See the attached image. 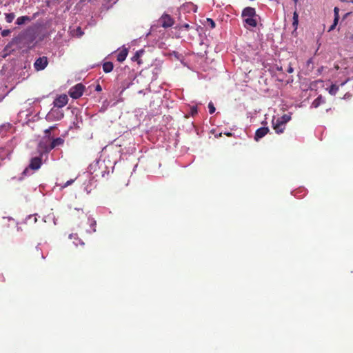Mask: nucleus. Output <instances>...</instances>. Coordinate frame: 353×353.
Listing matches in <instances>:
<instances>
[{
  "label": "nucleus",
  "mask_w": 353,
  "mask_h": 353,
  "mask_svg": "<svg viewBox=\"0 0 353 353\" xmlns=\"http://www.w3.org/2000/svg\"><path fill=\"white\" fill-rule=\"evenodd\" d=\"M46 37L43 25L39 23L30 26L13 39L12 42L21 48H33Z\"/></svg>",
  "instance_id": "f257e3e1"
},
{
  "label": "nucleus",
  "mask_w": 353,
  "mask_h": 353,
  "mask_svg": "<svg viewBox=\"0 0 353 353\" xmlns=\"http://www.w3.org/2000/svg\"><path fill=\"white\" fill-rule=\"evenodd\" d=\"M85 88L82 83H78L74 86L72 87L69 90V95L74 99L80 98L85 90Z\"/></svg>",
  "instance_id": "f03ea898"
},
{
  "label": "nucleus",
  "mask_w": 353,
  "mask_h": 353,
  "mask_svg": "<svg viewBox=\"0 0 353 353\" xmlns=\"http://www.w3.org/2000/svg\"><path fill=\"white\" fill-rule=\"evenodd\" d=\"M48 64V59L47 57L43 56L36 59L34 63V68L35 70L40 71L44 70Z\"/></svg>",
  "instance_id": "7ed1b4c3"
},
{
  "label": "nucleus",
  "mask_w": 353,
  "mask_h": 353,
  "mask_svg": "<svg viewBox=\"0 0 353 353\" xmlns=\"http://www.w3.org/2000/svg\"><path fill=\"white\" fill-rule=\"evenodd\" d=\"M159 23L164 28H170L173 26L174 20L168 14H163L159 19Z\"/></svg>",
  "instance_id": "20e7f679"
},
{
  "label": "nucleus",
  "mask_w": 353,
  "mask_h": 353,
  "mask_svg": "<svg viewBox=\"0 0 353 353\" xmlns=\"http://www.w3.org/2000/svg\"><path fill=\"white\" fill-rule=\"evenodd\" d=\"M281 121L278 118L272 119V127L277 134L283 133L285 129L286 124Z\"/></svg>",
  "instance_id": "39448f33"
},
{
  "label": "nucleus",
  "mask_w": 353,
  "mask_h": 353,
  "mask_svg": "<svg viewBox=\"0 0 353 353\" xmlns=\"http://www.w3.org/2000/svg\"><path fill=\"white\" fill-rule=\"evenodd\" d=\"M68 96L66 94H61L54 99L53 103L54 107L61 108L64 107L68 103Z\"/></svg>",
  "instance_id": "423d86ee"
},
{
  "label": "nucleus",
  "mask_w": 353,
  "mask_h": 353,
  "mask_svg": "<svg viewBox=\"0 0 353 353\" xmlns=\"http://www.w3.org/2000/svg\"><path fill=\"white\" fill-rule=\"evenodd\" d=\"M42 164V160L41 157H34L30 160L29 168L37 170L40 168Z\"/></svg>",
  "instance_id": "0eeeda50"
},
{
  "label": "nucleus",
  "mask_w": 353,
  "mask_h": 353,
  "mask_svg": "<svg viewBox=\"0 0 353 353\" xmlns=\"http://www.w3.org/2000/svg\"><path fill=\"white\" fill-rule=\"evenodd\" d=\"M269 132V128L268 127H261L256 130L255 132L254 139L256 141L263 138L265 137Z\"/></svg>",
  "instance_id": "6e6552de"
},
{
  "label": "nucleus",
  "mask_w": 353,
  "mask_h": 353,
  "mask_svg": "<svg viewBox=\"0 0 353 353\" xmlns=\"http://www.w3.org/2000/svg\"><path fill=\"white\" fill-rule=\"evenodd\" d=\"M256 15V11L254 8L252 7H246L243 9L242 12V17H254Z\"/></svg>",
  "instance_id": "1a4fd4ad"
},
{
  "label": "nucleus",
  "mask_w": 353,
  "mask_h": 353,
  "mask_svg": "<svg viewBox=\"0 0 353 353\" xmlns=\"http://www.w3.org/2000/svg\"><path fill=\"white\" fill-rule=\"evenodd\" d=\"M128 50L126 48H122L117 54V59L119 62H123L127 57Z\"/></svg>",
  "instance_id": "9d476101"
},
{
  "label": "nucleus",
  "mask_w": 353,
  "mask_h": 353,
  "mask_svg": "<svg viewBox=\"0 0 353 353\" xmlns=\"http://www.w3.org/2000/svg\"><path fill=\"white\" fill-rule=\"evenodd\" d=\"M63 143H64L63 139H62L61 137L54 139L49 146V150H52L54 148H56L57 146L62 145Z\"/></svg>",
  "instance_id": "9b49d317"
},
{
  "label": "nucleus",
  "mask_w": 353,
  "mask_h": 353,
  "mask_svg": "<svg viewBox=\"0 0 353 353\" xmlns=\"http://www.w3.org/2000/svg\"><path fill=\"white\" fill-rule=\"evenodd\" d=\"M32 19L28 16H21L17 19L16 24L21 26L26 23L30 22Z\"/></svg>",
  "instance_id": "f8f14e48"
},
{
  "label": "nucleus",
  "mask_w": 353,
  "mask_h": 353,
  "mask_svg": "<svg viewBox=\"0 0 353 353\" xmlns=\"http://www.w3.org/2000/svg\"><path fill=\"white\" fill-rule=\"evenodd\" d=\"M113 68H114V65L110 61L105 62L103 64V70L105 73H109V72H112L113 70Z\"/></svg>",
  "instance_id": "ddd939ff"
},
{
  "label": "nucleus",
  "mask_w": 353,
  "mask_h": 353,
  "mask_svg": "<svg viewBox=\"0 0 353 353\" xmlns=\"http://www.w3.org/2000/svg\"><path fill=\"white\" fill-rule=\"evenodd\" d=\"M144 50H140L136 52L135 54L132 57V61H137L138 64H141L142 61L140 60V57L143 54Z\"/></svg>",
  "instance_id": "4468645a"
},
{
  "label": "nucleus",
  "mask_w": 353,
  "mask_h": 353,
  "mask_svg": "<svg viewBox=\"0 0 353 353\" xmlns=\"http://www.w3.org/2000/svg\"><path fill=\"white\" fill-rule=\"evenodd\" d=\"M244 21L246 25L252 28H255L257 25V21L254 17L245 18Z\"/></svg>",
  "instance_id": "2eb2a0df"
},
{
  "label": "nucleus",
  "mask_w": 353,
  "mask_h": 353,
  "mask_svg": "<svg viewBox=\"0 0 353 353\" xmlns=\"http://www.w3.org/2000/svg\"><path fill=\"white\" fill-rule=\"evenodd\" d=\"M325 103L324 99H323L322 96H319L316 99L314 100V101L312 103V106L316 108H318L321 104Z\"/></svg>",
  "instance_id": "dca6fc26"
},
{
  "label": "nucleus",
  "mask_w": 353,
  "mask_h": 353,
  "mask_svg": "<svg viewBox=\"0 0 353 353\" xmlns=\"http://www.w3.org/2000/svg\"><path fill=\"white\" fill-rule=\"evenodd\" d=\"M292 19V26L294 27V30H296L299 23V14L296 11L294 12Z\"/></svg>",
  "instance_id": "f3484780"
},
{
  "label": "nucleus",
  "mask_w": 353,
  "mask_h": 353,
  "mask_svg": "<svg viewBox=\"0 0 353 353\" xmlns=\"http://www.w3.org/2000/svg\"><path fill=\"white\" fill-rule=\"evenodd\" d=\"M339 90V86L335 85V84H332L330 87V89H329V93L332 95H336V94L337 93Z\"/></svg>",
  "instance_id": "a211bd4d"
},
{
  "label": "nucleus",
  "mask_w": 353,
  "mask_h": 353,
  "mask_svg": "<svg viewBox=\"0 0 353 353\" xmlns=\"http://www.w3.org/2000/svg\"><path fill=\"white\" fill-rule=\"evenodd\" d=\"M278 119L281 121V122L282 123H284L285 124H286L290 119H291V116L289 115V114H283L282 117H278Z\"/></svg>",
  "instance_id": "6ab92c4d"
},
{
  "label": "nucleus",
  "mask_w": 353,
  "mask_h": 353,
  "mask_svg": "<svg viewBox=\"0 0 353 353\" xmlns=\"http://www.w3.org/2000/svg\"><path fill=\"white\" fill-rule=\"evenodd\" d=\"M88 221L90 225V232H96V221H94L93 219H89Z\"/></svg>",
  "instance_id": "aec40b11"
},
{
  "label": "nucleus",
  "mask_w": 353,
  "mask_h": 353,
  "mask_svg": "<svg viewBox=\"0 0 353 353\" xmlns=\"http://www.w3.org/2000/svg\"><path fill=\"white\" fill-rule=\"evenodd\" d=\"M15 14L13 12L6 14V21L8 23H11L14 20Z\"/></svg>",
  "instance_id": "412c9836"
},
{
  "label": "nucleus",
  "mask_w": 353,
  "mask_h": 353,
  "mask_svg": "<svg viewBox=\"0 0 353 353\" xmlns=\"http://www.w3.org/2000/svg\"><path fill=\"white\" fill-rule=\"evenodd\" d=\"M208 25L210 26L212 29L215 28V22L210 18L206 19Z\"/></svg>",
  "instance_id": "4be33fe9"
},
{
  "label": "nucleus",
  "mask_w": 353,
  "mask_h": 353,
  "mask_svg": "<svg viewBox=\"0 0 353 353\" xmlns=\"http://www.w3.org/2000/svg\"><path fill=\"white\" fill-rule=\"evenodd\" d=\"M208 109L210 114H213L215 112V107L214 106L212 102H210L208 104Z\"/></svg>",
  "instance_id": "5701e85b"
},
{
  "label": "nucleus",
  "mask_w": 353,
  "mask_h": 353,
  "mask_svg": "<svg viewBox=\"0 0 353 353\" xmlns=\"http://www.w3.org/2000/svg\"><path fill=\"white\" fill-rule=\"evenodd\" d=\"M75 179H70V180H68V181H66V182H65V183L61 186V188H66V187H68V186L70 185L71 184H72V183L74 182Z\"/></svg>",
  "instance_id": "b1692460"
},
{
  "label": "nucleus",
  "mask_w": 353,
  "mask_h": 353,
  "mask_svg": "<svg viewBox=\"0 0 353 353\" xmlns=\"http://www.w3.org/2000/svg\"><path fill=\"white\" fill-rule=\"evenodd\" d=\"M334 19H336L337 20L339 19V9L337 7H335L334 9Z\"/></svg>",
  "instance_id": "393cba45"
},
{
  "label": "nucleus",
  "mask_w": 353,
  "mask_h": 353,
  "mask_svg": "<svg viewBox=\"0 0 353 353\" xmlns=\"http://www.w3.org/2000/svg\"><path fill=\"white\" fill-rule=\"evenodd\" d=\"M338 21H339V20H337L336 19H334V22H333L332 25L330 27L329 31L333 30L335 28V27L336 26V25L338 23Z\"/></svg>",
  "instance_id": "a878e982"
},
{
  "label": "nucleus",
  "mask_w": 353,
  "mask_h": 353,
  "mask_svg": "<svg viewBox=\"0 0 353 353\" xmlns=\"http://www.w3.org/2000/svg\"><path fill=\"white\" fill-rule=\"evenodd\" d=\"M11 32V31L10 30H3L2 32H1V35L3 37H7L8 35H9V34Z\"/></svg>",
  "instance_id": "bb28decb"
},
{
  "label": "nucleus",
  "mask_w": 353,
  "mask_h": 353,
  "mask_svg": "<svg viewBox=\"0 0 353 353\" xmlns=\"http://www.w3.org/2000/svg\"><path fill=\"white\" fill-rule=\"evenodd\" d=\"M345 38L347 39V41L353 42V34H350V35L347 34Z\"/></svg>",
  "instance_id": "cd10ccee"
},
{
  "label": "nucleus",
  "mask_w": 353,
  "mask_h": 353,
  "mask_svg": "<svg viewBox=\"0 0 353 353\" xmlns=\"http://www.w3.org/2000/svg\"><path fill=\"white\" fill-rule=\"evenodd\" d=\"M196 114H197V108L196 107H192L191 108V114L192 116H194Z\"/></svg>",
  "instance_id": "c85d7f7f"
},
{
  "label": "nucleus",
  "mask_w": 353,
  "mask_h": 353,
  "mask_svg": "<svg viewBox=\"0 0 353 353\" xmlns=\"http://www.w3.org/2000/svg\"><path fill=\"white\" fill-rule=\"evenodd\" d=\"M293 71H294V69H293V68L292 67V65L290 64V65H288V69H287V72H288V73H292V72H293Z\"/></svg>",
  "instance_id": "c756f323"
},
{
  "label": "nucleus",
  "mask_w": 353,
  "mask_h": 353,
  "mask_svg": "<svg viewBox=\"0 0 353 353\" xmlns=\"http://www.w3.org/2000/svg\"><path fill=\"white\" fill-rule=\"evenodd\" d=\"M33 219L34 220V222H37V217L34 216V215H30L28 218V219L30 220V219Z\"/></svg>",
  "instance_id": "7c9ffc66"
},
{
  "label": "nucleus",
  "mask_w": 353,
  "mask_h": 353,
  "mask_svg": "<svg viewBox=\"0 0 353 353\" xmlns=\"http://www.w3.org/2000/svg\"><path fill=\"white\" fill-rule=\"evenodd\" d=\"M54 128V127H50L48 129L46 130H45V133L46 134H50L51 130H53Z\"/></svg>",
  "instance_id": "2f4dec72"
},
{
  "label": "nucleus",
  "mask_w": 353,
  "mask_h": 353,
  "mask_svg": "<svg viewBox=\"0 0 353 353\" xmlns=\"http://www.w3.org/2000/svg\"><path fill=\"white\" fill-rule=\"evenodd\" d=\"M182 27L185 28L186 30H188L190 28V25L188 23H185L182 26Z\"/></svg>",
  "instance_id": "473e14b6"
},
{
  "label": "nucleus",
  "mask_w": 353,
  "mask_h": 353,
  "mask_svg": "<svg viewBox=\"0 0 353 353\" xmlns=\"http://www.w3.org/2000/svg\"><path fill=\"white\" fill-rule=\"evenodd\" d=\"M96 90H97V91H101V86H100L99 85H98L97 86V88H96Z\"/></svg>",
  "instance_id": "72a5a7b5"
},
{
  "label": "nucleus",
  "mask_w": 353,
  "mask_h": 353,
  "mask_svg": "<svg viewBox=\"0 0 353 353\" xmlns=\"http://www.w3.org/2000/svg\"><path fill=\"white\" fill-rule=\"evenodd\" d=\"M28 168H26L24 171L23 172V174H26V172H28Z\"/></svg>",
  "instance_id": "f704fd0d"
},
{
  "label": "nucleus",
  "mask_w": 353,
  "mask_h": 353,
  "mask_svg": "<svg viewBox=\"0 0 353 353\" xmlns=\"http://www.w3.org/2000/svg\"><path fill=\"white\" fill-rule=\"evenodd\" d=\"M63 117V113H61V114H60V116L58 117V119H61Z\"/></svg>",
  "instance_id": "c9c22d12"
},
{
  "label": "nucleus",
  "mask_w": 353,
  "mask_h": 353,
  "mask_svg": "<svg viewBox=\"0 0 353 353\" xmlns=\"http://www.w3.org/2000/svg\"><path fill=\"white\" fill-rule=\"evenodd\" d=\"M77 31H80V35H82L83 32H81V30L80 28L77 29Z\"/></svg>",
  "instance_id": "e433bc0d"
},
{
  "label": "nucleus",
  "mask_w": 353,
  "mask_h": 353,
  "mask_svg": "<svg viewBox=\"0 0 353 353\" xmlns=\"http://www.w3.org/2000/svg\"><path fill=\"white\" fill-rule=\"evenodd\" d=\"M277 69H278L279 70H281H281H282V67H281V68H277Z\"/></svg>",
  "instance_id": "4c0bfd02"
},
{
  "label": "nucleus",
  "mask_w": 353,
  "mask_h": 353,
  "mask_svg": "<svg viewBox=\"0 0 353 353\" xmlns=\"http://www.w3.org/2000/svg\"><path fill=\"white\" fill-rule=\"evenodd\" d=\"M293 1L295 2V3H296L298 1V0H293Z\"/></svg>",
  "instance_id": "58836bf2"
},
{
  "label": "nucleus",
  "mask_w": 353,
  "mask_h": 353,
  "mask_svg": "<svg viewBox=\"0 0 353 353\" xmlns=\"http://www.w3.org/2000/svg\"><path fill=\"white\" fill-rule=\"evenodd\" d=\"M349 1L353 3V0H350Z\"/></svg>",
  "instance_id": "ea45409f"
}]
</instances>
